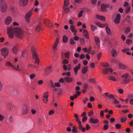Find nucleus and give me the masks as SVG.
<instances>
[{
	"label": "nucleus",
	"mask_w": 133,
	"mask_h": 133,
	"mask_svg": "<svg viewBox=\"0 0 133 133\" xmlns=\"http://www.w3.org/2000/svg\"><path fill=\"white\" fill-rule=\"evenodd\" d=\"M7 29L8 33L10 38H12L14 37V33H15L16 36L19 38H21L23 36V31L20 28L8 27Z\"/></svg>",
	"instance_id": "nucleus-1"
},
{
	"label": "nucleus",
	"mask_w": 133,
	"mask_h": 133,
	"mask_svg": "<svg viewBox=\"0 0 133 133\" xmlns=\"http://www.w3.org/2000/svg\"><path fill=\"white\" fill-rule=\"evenodd\" d=\"M129 76V74L127 73L122 75L121 78H122V80L123 83H127L129 82L130 79L128 78Z\"/></svg>",
	"instance_id": "nucleus-2"
},
{
	"label": "nucleus",
	"mask_w": 133,
	"mask_h": 133,
	"mask_svg": "<svg viewBox=\"0 0 133 133\" xmlns=\"http://www.w3.org/2000/svg\"><path fill=\"white\" fill-rule=\"evenodd\" d=\"M9 53V50L6 48H3L1 50V54L4 58L8 56Z\"/></svg>",
	"instance_id": "nucleus-3"
},
{
	"label": "nucleus",
	"mask_w": 133,
	"mask_h": 133,
	"mask_svg": "<svg viewBox=\"0 0 133 133\" xmlns=\"http://www.w3.org/2000/svg\"><path fill=\"white\" fill-rule=\"evenodd\" d=\"M49 93L48 91L45 92L44 93L42 97V100L43 102L45 103L46 104L48 103V98L49 95L48 94Z\"/></svg>",
	"instance_id": "nucleus-4"
},
{
	"label": "nucleus",
	"mask_w": 133,
	"mask_h": 133,
	"mask_svg": "<svg viewBox=\"0 0 133 133\" xmlns=\"http://www.w3.org/2000/svg\"><path fill=\"white\" fill-rule=\"evenodd\" d=\"M5 65L8 66V67L10 66L12 68L15 70L19 71H20V70L19 69V65H17V67H16L15 65H12L10 62H7L5 63Z\"/></svg>",
	"instance_id": "nucleus-5"
},
{
	"label": "nucleus",
	"mask_w": 133,
	"mask_h": 133,
	"mask_svg": "<svg viewBox=\"0 0 133 133\" xmlns=\"http://www.w3.org/2000/svg\"><path fill=\"white\" fill-rule=\"evenodd\" d=\"M7 10V5L6 3H4L0 5V11L2 12H5Z\"/></svg>",
	"instance_id": "nucleus-6"
},
{
	"label": "nucleus",
	"mask_w": 133,
	"mask_h": 133,
	"mask_svg": "<svg viewBox=\"0 0 133 133\" xmlns=\"http://www.w3.org/2000/svg\"><path fill=\"white\" fill-rule=\"evenodd\" d=\"M6 107L10 111H11L14 107V105L12 102H8L6 104Z\"/></svg>",
	"instance_id": "nucleus-7"
},
{
	"label": "nucleus",
	"mask_w": 133,
	"mask_h": 133,
	"mask_svg": "<svg viewBox=\"0 0 133 133\" xmlns=\"http://www.w3.org/2000/svg\"><path fill=\"white\" fill-rule=\"evenodd\" d=\"M113 70L111 68H106L102 70V73L104 75L107 74L109 72L111 73L112 72Z\"/></svg>",
	"instance_id": "nucleus-8"
},
{
	"label": "nucleus",
	"mask_w": 133,
	"mask_h": 133,
	"mask_svg": "<svg viewBox=\"0 0 133 133\" xmlns=\"http://www.w3.org/2000/svg\"><path fill=\"white\" fill-rule=\"evenodd\" d=\"M31 51L32 54L33 58L35 59L38 58L37 54L36 53L35 47L33 46L32 47Z\"/></svg>",
	"instance_id": "nucleus-9"
},
{
	"label": "nucleus",
	"mask_w": 133,
	"mask_h": 133,
	"mask_svg": "<svg viewBox=\"0 0 133 133\" xmlns=\"http://www.w3.org/2000/svg\"><path fill=\"white\" fill-rule=\"evenodd\" d=\"M52 71V66L51 65L45 69V74L48 75Z\"/></svg>",
	"instance_id": "nucleus-10"
},
{
	"label": "nucleus",
	"mask_w": 133,
	"mask_h": 133,
	"mask_svg": "<svg viewBox=\"0 0 133 133\" xmlns=\"http://www.w3.org/2000/svg\"><path fill=\"white\" fill-rule=\"evenodd\" d=\"M28 112V108L27 106L25 105L24 106L22 109V113L23 115H26Z\"/></svg>",
	"instance_id": "nucleus-11"
},
{
	"label": "nucleus",
	"mask_w": 133,
	"mask_h": 133,
	"mask_svg": "<svg viewBox=\"0 0 133 133\" xmlns=\"http://www.w3.org/2000/svg\"><path fill=\"white\" fill-rule=\"evenodd\" d=\"M121 15L118 14L116 16V18L114 20V22L116 24H118L120 22L121 19Z\"/></svg>",
	"instance_id": "nucleus-12"
},
{
	"label": "nucleus",
	"mask_w": 133,
	"mask_h": 133,
	"mask_svg": "<svg viewBox=\"0 0 133 133\" xmlns=\"http://www.w3.org/2000/svg\"><path fill=\"white\" fill-rule=\"evenodd\" d=\"M81 66V64L80 63H79L78 65H77L74 68L73 70L75 75H77V74L78 70L80 69Z\"/></svg>",
	"instance_id": "nucleus-13"
},
{
	"label": "nucleus",
	"mask_w": 133,
	"mask_h": 133,
	"mask_svg": "<svg viewBox=\"0 0 133 133\" xmlns=\"http://www.w3.org/2000/svg\"><path fill=\"white\" fill-rule=\"evenodd\" d=\"M32 12V10L30 11L29 12L27 13L25 16V19L26 21L29 22V19L31 16Z\"/></svg>",
	"instance_id": "nucleus-14"
},
{
	"label": "nucleus",
	"mask_w": 133,
	"mask_h": 133,
	"mask_svg": "<svg viewBox=\"0 0 133 133\" xmlns=\"http://www.w3.org/2000/svg\"><path fill=\"white\" fill-rule=\"evenodd\" d=\"M28 0H20L19 4L22 6H24L28 4Z\"/></svg>",
	"instance_id": "nucleus-15"
},
{
	"label": "nucleus",
	"mask_w": 133,
	"mask_h": 133,
	"mask_svg": "<svg viewBox=\"0 0 133 133\" xmlns=\"http://www.w3.org/2000/svg\"><path fill=\"white\" fill-rule=\"evenodd\" d=\"M59 38H56L55 42L53 46V48L54 50H56V49L57 48V47L59 43Z\"/></svg>",
	"instance_id": "nucleus-16"
},
{
	"label": "nucleus",
	"mask_w": 133,
	"mask_h": 133,
	"mask_svg": "<svg viewBox=\"0 0 133 133\" xmlns=\"http://www.w3.org/2000/svg\"><path fill=\"white\" fill-rule=\"evenodd\" d=\"M70 28L72 32L74 33V34L76 35L77 30L75 28V27L73 25H71L70 26Z\"/></svg>",
	"instance_id": "nucleus-17"
},
{
	"label": "nucleus",
	"mask_w": 133,
	"mask_h": 133,
	"mask_svg": "<svg viewBox=\"0 0 133 133\" xmlns=\"http://www.w3.org/2000/svg\"><path fill=\"white\" fill-rule=\"evenodd\" d=\"M95 40L96 45L99 48L100 46V40L98 37L96 36L95 37Z\"/></svg>",
	"instance_id": "nucleus-18"
},
{
	"label": "nucleus",
	"mask_w": 133,
	"mask_h": 133,
	"mask_svg": "<svg viewBox=\"0 0 133 133\" xmlns=\"http://www.w3.org/2000/svg\"><path fill=\"white\" fill-rule=\"evenodd\" d=\"M18 46L17 45H15L14 46L12 49V51L15 54H16L18 51Z\"/></svg>",
	"instance_id": "nucleus-19"
},
{
	"label": "nucleus",
	"mask_w": 133,
	"mask_h": 133,
	"mask_svg": "<svg viewBox=\"0 0 133 133\" xmlns=\"http://www.w3.org/2000/svg\"><path fill=\"white\" fill-rule=\"evenodd\" d=\"M12 21L11 18L9 16H8L5 21V23L7 25L9 24Z\"/></svg>",
	"instance_id": "nucleus-20"
},
{
	"label": "nucleus",
	"mask_w": 133,
	"mask_h": 133,
	"mask_svg": "<svg viewBox=\"0 0 133 133\" xmlns=\"http://www.w3.org/2000/svg\"><path fill=\"white\" fill-rule=\"evenodd\" d=\"M90 121V122L92 123L96 124L98 122V121L97 119H94L93 118H91Z\"/></svg>",
	"instance_id": "nucleus-21"
},
{
	"label": "nucleus",
	"mask_w": 133,
	"mask_h": 133,
	"mask_svg": "<svg viewBox=\"0 0 133 133\" xmlns=\"http://www.w3.org/2000/svg\"><path fill=\"white\" fill-rule=\"evenodd\" d=\"M96 18L101 20L103 21L105 19V17L102 16L97 15L96 16Z\"/></svg>",
	"instance_id": "nucleus-22"
},
{
	"label": "nucleus",
	"mask_w": 133,
	"mask_h": 133,
	"mask_svg": "<svg viewBox=\"0 0 133 133\" xmlns=\"http://www.w3.org/2000/svg\"><path fill=\"white\" fill-rule=\"evenodd\" d=\"M64 80L66 82L70 83L72 81V79L71 77H66L64 78Z\"/></svg>",
	"instance_id": "nucleus-23"
},
{
	"label": "nucleus",
	"mask_w": 133,
	"mask_h": 133,
	"mask_svg": "<svg viewBox=\"0 0 133 133\" xmlns=\"http://www.w3.org/2000/svg\"><path fill=\"white\" fill-rule=\"evenodd\" d=\"M83 31V33L84 34V36L87 39H88L89 37L87 31L85 29H84Z\"/></svg>",
	"instance_id": "nucleus-24"
},
{
	"label": "nucleus",
	"mask_w": 133,
	"mask_h": 133,
	"mask_svg": "<svg viewBox=\"0 0 133 133\" xmlns=\"http://www.w3.org/2000/svg\"><path fill=\"white\" fill-rule=\"evenodd\" d=\"M14 121V118L13 117L10 116L8 118V122L10 123H12Z\"/></svg>",
	"instance_id": "nucleus-25"
},
{
	"label": "nucleus",
	"mask_w": 133,
	"mask_h": 133,
	"mask_svg": "<svg viewBox=\"0 0 133 133\" xmlns=\"http://www.w3.org/2000/svg\"><path fill=\"white\" fill-rule=\"evenodd\" d=\"M111 54L113 57L116 56L117 55V53L115 49H113L111 51Z\"/></svg>",
	"instance_id": "nucleus-26"
},
{
	"label": "nucleus",
	"mask_w": 133,
	"mask_h": 133,
	"mask_svg": "<svg viewBox=\"0 0 133 133\" xmlns=\"http://www.w3.org/2000/svg\"><path fill=\"white\" fill-rule=\"evenodd\" d=\"M43 21L44 23L45 24H48L51 25L52 24V23L51 22L50 20L47 19H44Z\"/></svg>",
	"instance_id": "nucleus-27"
},
{
	"label": "nucleus",
	"mask_w": 133,
	"mask_h": 133,
	"mask_svg": "<svg viewBox=\"0 0 133 133\" xmlns=\"http://www.w3.org/2000/svg\"><path fill=\"white\" fill-rule=\"evenodd\" d=\"M119 66L120 68L122 69H125L127 67V66L121 63L119 64Z\"/></svg>",
	"instance_id": "nucleus-28"
},
{
	"label": "nucleus",
	"mask_w": 133,
	"mask_h": 133,
	"mask_svg": "<svg viewBox=\"0 0 133 133\" xmlns=\"http://www.w3.org/2000/svg\"><path fill=\"white\" fill-rule=\"evenodd\" d=\"M88 70V67L86 66H84L83 67L82 69V72L83 74H85L87 72Z\"/></svg>",
	"instance_id": "nucleus-29"
},
{
	"label": "nucleus",
	"mask_w": 133,
	"mask_h": 133,
	"mask_svg": "<svg viewBox=\"0 0 133 133\" xmlns=\"http://www.w3.org/2000/svg\"><path fill=\"white\" fill-rule=\"evenodd\" d=\"M96 24L98 26L102 28L104 27L106 25V24H102L99 22L96 23Z\"/></svg>",
	"instance_id": "nucleus-30"
},
{
	"label": "nucleus",
	"mask_w": 133,
	"mask_h": 133,
	"mask_svg": "<svg viewBox=\"0 0 133 133\" xmlns=\"http://www.w3.org/2000/svg\"><path fill=\"white\" fill-rule=\"evenodd\" d=\"M105 29L108 35H109L111 34V31L108 27L107 26L106 27Z\"/></svg>",
	"instance_id": "nucleus-31"
},
{
	"label": "nucleus",
	"mask_w": 133,
	"mask_h": 133,
	"mask_svg": "<svg viewBox=\"0 0 133 133\" xmlns=\"http://www.w3.org/2000/svg\"><path fill=\"white\" fill-rule=\"evenodd\" d=\"M131 8V6H129L128 7H126L125 9L126 14H128L130 11Z\"/></svg>",
	"instance_id": "nucleus-32"
},
{
	"label": "nucleus",
	"mask_w": 133,
	"mask_h": 133,
	"mask_svg": "<svg viewBox=\"0 0 133 133\" xmlns=\"http://www.w3.org/2000/svg\"><path fill=\"white\" fill-rule=\"evenodd\" d=\"M69 4L68 0H65L64 2V5L63 6V8Z\"/></svg>",
	"instance_id": "nucleus-33"
},
{
	"label": "nucleus",
	"mask_w": 133,
	"mask_h": 133,
	"mask_svg": "<svg viewBox=\"0 0 133 133\" xmlns=\"http://www.w3.org/2000/svg\"><path fill=\"white\" fill-rule=\"evenodd\" d=\"M68 41V38L67 37L65 36L64 35L63 37V42L64 43H66Z\"/></svg>",
	"instance_id": "nucleus-34"
},
{
	"label": "nucleus",
	"mask_w": 133,
	"mask_h": 133,
	"mask_svg": "<svg viewBox=\"0 0 133 133\" xmlns=\"http://www.w3.org/2000/svg\"><path fill=\"white\" fill-rule=\"evenodd\" d=\"M127 118L126 116L122 117L121 118V121L122 122H125L127 119Z\"/></svg>",
	"instance_id": "nucleus-35"
},
{
	"label": "nucleus",
	"mask_w": 133,
	"mask_h": 133,
	"mask_svg": "<svg viewBox=\"0 0 133 133\" xmlns=\"http://www.w3.org/2000/svg\"><path fill=\"white\" fill-rule=\"evenodd\" d=\"M106 4H103L101 6V9L102 11H105L106 9Z\"/></svg>",
	"instance_id": "nucleus-36"
},
{
	"label": "nucleus",
	"mask_w": 133,
	"mask_h": 133,
	"mask_svg": "<svg viewBox=\"0 0 133 133\" xmlns=\"http://www.w3.org/2000/svg\"><path fill=\"white\" fill-rule=\"evenodd\" d=\"M91 29L92 31H94L97 28V27L95 25L93 24H91Z\"/></svg>",
	"instance_id": "nucleus-37"
},
{
	"label": "nucleus",
	"mask_w": 133,
	"mask_h": 133,
	"mask_svg": "<svg viewBox=\"0 0 133 133\" xmlns=\"http://www.w3.org/2000/svg\"><path fill=\"white\" fill-rule=\"evenodd\" d=\"M131 30V29L129 27H127L125 29V32L126 33H129Z\"/></svg>",
	"instance_id": "nucleus-38"
},
{
	"label": "nucleus",
	"mask_w": 133,
	"mask_h": 133,
	"mask_svg": "<svg viewBox=\"0 0 133 133\" xmlns=\"http://www.w3.org/2000/svg\"><path fill=\"white\" fill-rule=\"evenodd\" d=\"M109 79L110 80L112 81H116V79L115 78V77L113 76H111L109 77Z\"/></svg>",
	"instance_id": "nucleus-39"
},
{
	"label": "nucleus",
	"mask_w": 133,
	"mask_h": 133,
	"mask_svg": "<svg viewBox=\"0 0 133 133\" xmlns=\"http://www.w3.org/2000/svg\"><path fill=\"white\" fill-rule=\"evenodd\" d=\"M36 75L35 74L32 73L30 75V78L31 79H32L36 77Z\"/></svg>",
	"instance_id": "nucleus-40"
},
{
	"label": "nucleus",
	"mask_w": 133,
	"mask_h": 133,
	"mask_svg": "<svg viewBox=\"0 0 133 133\" xmlns=\"http://www.w3.org/2000/svg\"><path fill=\"white\" fill-rule=\"evenodd\" d=\"M41 30V26L40 25H38L36 27V30L37 32H39Z\"/></svg>",
	"instance_id": "nucleus-41"
},
{
	"label": "nucleus",
	"mask_w": 133,
	"mask_h": 133,
	"mask_svg": "<svg viewBox=\"0 0 133 133\" xmlns=\"http://www.w3.org/2000/svg\"><path fill=\"white\" fill-rule=\"evenodd\" d=\"M64 55L65 56V57L66 58L68 59L69 58V52H68L64 54Z\"/></svg>",
	"instance_id": "nucleus-42"
},
{
	"label": "nucleus",
	"mask_w": 133,
	"mask_h": 133,
	"mask_svg": "<svg viewBox=\"0 0 133 133\" xmlns=\"http://www.w3.org/2000/svg\"><path fill=\"white\" fill-rule=\"evenodd\" d=\"M69 63V61L66 59H64L62 62L63 64H67Z\"/></svg>",
	"instance_id": "nucleus-43"
},
{
	"label": "nucleus",
	"mask_w": 133,
	"mask_h": 133,
	"mask_svg": "<svg viewBox=\"0 0 133 133\" xmlns=\"http://www.w3.org/2000/svg\"><path fill=\"white\" fill-rule=\"evenodd\" d=\"M129 6H130L128 2L127 1H125L123 5V6L124 7H128Z\"/></svg>",
	"instance_id": "nucleus-44"
},
{
	"label": "nucleus",
	"mask_w": 133,
	"mask_h": 133,
	"mask_svg": "<svg viewBox=\"0 0 133 133\" xmlns=\"http://www.w3.org/2000/svg\"><path fill=\"white\" fill-rule=\"evenodd\" d=\"M84 11L83 10H81L79 12V14H78V17L79 18L81 17L83 15V14L84 12Z\"/></svg>",
	"instance_id": "nucleus-45"
},
{
	"label": "nucleus",
	"mask_w": 133,
	"mask_h": 133,
	"mask_svg": "<svg viewBox=\"0 0 133 133\" xmlns=\"http://www.w3.org/2000/svg\"><path fill=\"white\" fill-rule=\"evenodd\" d=\"M89 82L91 83H95V80L93 78H91L89 79Z\"/></svg>",
	"instance_id": "nucleus-46"
},
{
	"label": "nucleus",
	"mask_w": 133,
	"mask_h": 133,
	"mask_svg": "<svg viewBox=\"0 0 133 133\" xmlns=\"http://www.w3.org/2000/svg\"><path fill=\"white\" fill-rule=\"evenodd\" d=\"M4 118V116L1 114H0V121H2Z\"/></svg>",
	"instance_id": "nucleus-47"
},
{
	"label": "nucleus",
	"mask_w": 133,
	"mask_h": 133,
	"mask_svg": "<svg viewBox=\"0 0 133 133\" xmlns=\"http://www.w3.org/2000/svg\"><path fill=\"white\" fill-rule=\"evenodd\" d=\"M94 114V111L92 110H91L88 112V115L89 116H90Z\"/></svg>",
	"instance_id": "nucleus-48"
},
{
	"label": "nucleus",
	"mask_w": 133,
	"mask_h": 133,
	"mask_svg": "<svg viewBox=\"0 0 133 133\" xmlns=\"http://www.w3.org/2000/svg\"><path fill=\"white\" fill-rule=\"evenodd\" d=\"M115 126L117 129H119L121 128V125L119 124H117L115 125Z\"/></svg>",
	"instance_id": "nucleus-49"
},
{
	"label": "nucleus",
	"mask_w": 133,
	"mask_h": 133,
	"mask_svg": "<svg viewBox=\"0 0 133 133\" xmlns=\"http://www.w3.org/2000/svg\"><path fill=\"white\" fill-rule=\"evenodd\" d=\"M102 66L104 67H107L109 66V64L107 63H104Z\"/></svg>",
	"instance_id": "nucleus-50"
},
{
	"label": "nucleus",
	"mask_w": 133,
	"mask_h": 133,
	"mask_svg": "<svg viewBox=\"0 0 133 133\" xmlns=\"http://www.w3.org/2000/svg\"><path fill=\"white\" fill-rule=\"evenodd\" d=\"M129 50V49L128 48H125L122 50V52H127Z\"/></svg>",
	"instance_id": "nucleus-51"
},
{
	"label": "nucleus",
	"mask_w": 133,
	"mask_h": 133,
	"mask_svg": "<svg viewBox=\"0 0 133 133\" xmlns=\"http://www.w3.org/2000/svg\"><path fill=\"white\" fill-rule=\"evenodd\" d=\"M113 103L115 104H118L120 103L118 101L117 99L115 98L114 99Z\"/></svg>",
	"instance_id": "nucleus-52"
},
{
	"label": "nucleus",
	"mask_w": 133,
	"mask_h": 133,
	"mask_svg": "<svg viewBox=\"0 0 133 133\" xmlns=\"http://www.w3.org/2000/svg\"><path fill=\"white\" fill-rule=\"evenodd\" d=\"M72 131L74 132H78L77 131V128L75 126H73V127Z\"/></svg>",
	"instance_id": "nucleus-53"
},
{
	"label": "nucleus",
	"mask_w": 133,
	"mask_h": 133,
	"mask_svg": "<svg viewBox=\"0 0 133 133\" xmlns=\"http://www.w3.org/2000/svg\"><path fill=\"white\" fill-rule=\"evenodd\" d=\"M65 81L63 78H61L59 80V83H64Z\"/></svg>",
	"instance_id": "nucleus-54"
},
{
	"label": "nucleus",
	"mask_w": 133,
	"mask_h": 133,
	"mask_svg": "<svg viewBox=\"0 0 133 133\" xmlns=\"http://www.w3.org/2000/svg\"><path fill=\"white\" fill-rule=\"evenodd\" d=\"M86 128L87 130H89L90 128V126L88 124H87L86 125Z\"/></svg>",
	"instance_id": "nucleus-55"
},
{
	"label": "nucleus",
	"mask_w": 133,
	"mask_h": 133,
	"mask_svg": "<svg viewBox=\"0 0 133 133\" xmlns=\"http://www.w3.org/2000/svg\"><path fill=\"white\" fill-rule=\"evenodd\" d=\"M64 11L65 13H67L69 12L70 10L69 8H66L64 9Z\"/></svg>",
	"instance_id": "nucleus-56"
},
{
	"label": "nucleus",
	"mask_w": 133,
	"mask_h": 133,
	"mask_svg": "<svg viewBox=\"0 0 133 133\" xmlns=\"http://www.w3.org/2000/svg\"><path fill=\"white\" fill-rule=\"evenodd\" d=\"M35 63L37 64V65H38L39 64V59L38 58H35Z\"/></svg>",
	"instance_id": "nucleus-57"
},
{
	"label": "nucleus",
	"mask_w": 133,
	"mask_h": 133,
	"mask_svg": "<svg viewBox=\"0 0 133 133\" xmlns=\"http://www.w3.org/2000/svg\"><path fill=\"white\" fill-rule=\"evenodd\" d=\"M102 54L100 52L97 55V57H98V59L99 60L101 57Z\"/></svg>",
	"instance_id": "nucleus-58"
},
{
	"label": "nucleus",
	"mask_w": 133,
	"mask_h": 133,
	"mask_svg": "<svg viewBox=\"0 0 133 133\" xmlns=\"http://www.w3.org/2000/svg\"><path fill=\"white\" fill-rule=\"evenodd\" d=\"M70 43L72 45L74 44L75 43V42L73 39L72 38L70 39Z\"/></svg>",
	"instance_id": "nucleus-59"
},
{
	"label": "nucleus",
	"mask_w": 133,
	"mask_h": 133,
	"mask_svg": "<svg viewBox=\"0 0 133 133\" xmlns=\"http://www.w3.org/2000/svg\"><path fill=\"white\" fill-rule=\"evenodd\" d=\"M87 119V116H85L83 117L82 119V122H84Z\"/></svg>",
	"instance_id": "nucleus-60"
},
{
	"label": "nucleus",
	"mask_w": 133,
	"mask_h": 133,
	"mask_svg": "<svg viewBox=\"0 0 133 133\" xmlns=\"http://www.w3.org/2000/svg\"><path fill=\"white\" fill-rule=\"evenodd\" d=\"M119 12L121 13H122L123 11V9L122 8H120L118 10Z\"/></svg>",
	"instance_id": "nucleus-61"
},
{
	"label": "nucleus",
	"mask_w": 133,
	"mask_h": 133,
	"mask_svg": "<svg viewBox=\"0 0 133 133\" xmlns=\"http://www.w3.org/2000/svg\"><path fill=\"white\" fill-rule=\"evenodd\" d=\"M85 57V55L84 54H82L81 55L80 57V59H82Z\"/></svg>",
	"instance_id": "nucleus-62"
},
{
	"label": "nucleus",
	"mask_w": 133,
	"mask_h": 133,
	"mask_svg": "<svg viewBox=\"0 0 133 133\" xmlns=\"http://www.w3.org/2000/svg\"><path fill=\"white\" fill-rule=\"evenodd\" d=\"M108 97L111 99H114V96L112 95H110L108 96Z\"/></svg>",
	"instance_id": "nucleus-63"
},
{
	"label": "nucleus",
	"mask_w": 133,
	"mask_h": 133,
	"mask_svg": "<svg viewBox=\"0 0 133 133\" xmlns=\"http://www.w3.org/2000/svg\"><path fill=\"white\" fill-rule=\"evenodd\" d=\"M79 125V128L81 129L83 128V127L81 125V122H79V123H78Z\"/></svg>",
	"instance_id": "nucleus-64"
}]
</instances>
